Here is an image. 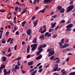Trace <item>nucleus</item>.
<instances>
[{"label": "nucleus", "instance_id": "obj_4", "mask_svg": "<svg viewBox=\"0 0 75 75\" xmlns=\"http://www.w3.org/2000/svg\"><path fill=\"white\" fill-rule=\"evenodd\" d=\"M42 27H41L39 29V32H40L41 31V34H44V33L46 32L47 31V29H46V28H45L44 29L43 31H42Z\"/></svg>", "mask_w": 75, "mask_h": 75}, {"label": "nucleus", "instance_id": "obj_62", "mask_svg": "<svg viewBox=\"0 0 75 75\" xmlns=\"http://www.w3.org/2000/svg\"><path fill=\"white\" fill-rule=\"evenodd\" d=\"M3 71H4V73H5L6 72V71H7V70L6 69H4Z\"/></svg>", "mask_w": 75, "mask_h": 75}, {"label": "nucleus", "instance_id": "obj_21", "mask_svg": "<svg viewBox=\"0 0 75 75\" xmlns=\"http://www.w3.org/2000/svg\"><path fill=\"white\" fill-rule=\"evenodd\" d=\"M30 47V45H28L27 48V52H28V53H29Z\"/></svg>", "mask_w": 75, "mask_h": 75}, {"label": "nucleus", "instance_id": "obj_46", "mask_svg": "<svg viewBox=\"0 0 75 75\" xmlns=\"http://www.w3.org/2000/svg\"><path fill=\"white\" fill-rule=\"evenodd\" d=\"M26 23V21H24L22 22V24H23L24 25V24H25Z\"/></svg>", "mask_w": 75, "mask_h": 75}, {"label": "nucleus", "instance_id": "obj_53", "mask_svg": "<svg viewBox=\"0 0 75 75\" xmlns=\"http://www.w3.org/2000/svg\"><path fill=\"white\" fill-rule=\"evenodd\" d=\"M11 50L10 49V48H9L8 50V52H11Z\"/></svg>", "mask_w": 75, "mask_h": 75}, {"label": "nucleus", "instance_id": "obj_37", "mask_svg": "<svg viewBox=\"0 0 75 75\" xmlns=\"http://www.w3.org/2000/svg\"><path fill=\"white\" fill-rule=\"evenodd\" d=\"M16 29H17L16 27H15L14 30H12L13 33H14L15 31L16 30Z\"/></svg>", "mask_w": 75, "mask_h": 75}, {"label": "nucleus", "instance_id": "obj_36", "mask_svg": "<svg viewBox=\"0 0 75 75\" xmlns=\"http://www.w3.org/2000/svg\"><path fill=\"white\" fill-rule=\"evenodd\" d=\"M62 8L59 6H58L57 7V8L58 9V10H61V9Z\"/></svg>", "mask_w": 75, "mask_h": 75}, {"label": "nucleus", "instance_id": "obj_12", "mask_svg": "<svg viewBox=\"0 0 75 75\" xmlns=\"http://www.w3.org/2000/svg\"><path fill=\"white\" fill-rule=\"evenodd\" d=\"M41 58H42V55H40L37 57L35 58V59H36V60H38V59H41Z\"/></svg>", "mask_w": 75, "mask_h": 75}, {"label": "nucleus", "instance_id": "obj_25", "mask_svg": "<svg viewBox=\"0 0 75 75\" xmlns=\"http://www.w3.org/2000/svg\"><path fill=\"white\" fill-rule=\"evenodd\" d=\"M48 35H49V33L48 32H46L45 34V35L46 37H47V36H48Z\"/></svg>", "mask_w": 75, "mask_h": 75}, {"label": "nucleus", "instance_id": "obj_22", "mask_svg": "<svg viewBox=\"0 0 75 75\" xmlns=\"http://www.w3.org/2000/svg\"><path fill=\"white\" fill-rule=\"evenodd\" d=\"M44 38V35H41L39 37V38L41 40H43Z\"/></svg>", "mask_w": 75, "mask_h": 75}, {"label": "nucleus", "instance_id": "obj_24", "mask_svg": "<svg viewBox=\"0 0 75 75\" xmlns=\"http://www.w3.org/2000/svg\"><path fill=\"white\" fill-rule=\"evenodd\" d=\"M65 23V21L64 20H62L60 22V23Z\"/></svg>", "mask_w": 75, "mask_h": 75}, {"label": "nucleus", "instance_id": "obj_35", "mask_svg": "<svg viewBox=\"0 0 75 75\" xmlns=\"http://www.w3.org/2000/svg\"><path fill=\"white\" fill-rule=\"evenodd\" d=\"M0 11L1 13H4V12H5V11L4 9H0Z\"/></svg>", "mask_w": 75, "mask_h": 75}, {"label": "nucleus", "instance_id": "obj_8", "mask_svg": "<svg viewBox=\"0 0 75 75\" xmlns=\"http://www.w3.org/2000/svg\"><path fill=\"white\" fill-rule=\"evenodd\" d=\"M37 44H33V47L32 48V50L33 51H34L35 50V48H37Z\"/></svg>", "mask_w": 75, "mask_h": 75}, {"label": "nucleus", "instance_id": "obj_63", "mask_svg": "<svg viewBox=\"0 0 75 75\" xmlns=\"http://www.w3.org/2000/svg\"><path fill=\"white\" fill-rule=\"evenodd\" d=\"M54 13V11L52 12L51 13L50 15H53Z\"/></svg>", "mask_w": 75, "mask_h": 75}, {"label": "nucleus", "instance_id": "obj_59", "mask_svg": "<svg viewBox=\"0 0 75 75\" xmlns=\"http://www.w3.org/2000/svg\"><path fill=\"white\" fill-rule=\"evenodd\" d=\"M16 4H17L18 5H19V6H20V3L18 2L17 1L16 2Z\"/></svg>", "mask_w": 75, "mask_h": 75}, {"label": "nucleus", "instance_id": "obj_18", "mask_svg": "<svg viewBox=\"0 0 75 75\" xmlns=\"http://www.w3.org/2000/svg\"><path fill=\"white\" fill-rule=\"evenodd\" d=\"M65 11V9L64 8H62L60 10V13H63Z\"/></svg>", "mask_w": 75, "mask_h": 75}, {"label": "nucleus", "instance_id": "obj_15", "mask_svg": "<svg viewBox=\"0 0 75 75\" xmlns=\"http://www.w3.org/2000/svg\"><path fill=\"white\" fill-rule=\"evenodd\" d=\"M37 38H35L33 40V43H37Z\"/></svg>", "mask_w": 75, "mask_h": 75}, {"label": "nucleus", "instance_id": "obj_49", "mask_svg": "<svg viewBox=\"0 0 75 75\" xmlns=\"http://www.w3.org/2000/svg\"><path fill=\"white\" fill-rule=\"evenodd\" d=\"M26 71L24 70H22V72L23 74H25L26 72Z\"/></svg>", "mask_w": 75, "mask_h": 75}, {"label": "nucleus", "instance_id": "obj_54", "mask_svg": "<svg viewBox=\"0 0 75 75\" xmlns=\"http://www.w3.org/2000/svg\"><path fill=\"white\" fill-rule=\"evenodd\" d=\"M71 29L70 28H69L68 29H66V31H71Z\"/></svg>", "mask_w": 75, "mask_h": 75}, {"label": "nucleus", "instance_id": "obj_17", "mask_svg": "<svg viewBox=\"0 0 75 75\" xmlns=\"http://www.w3.org/2000/svg\"><path fill=\"white\" fill-rule=\"evenodd\" d=\"M38 21V20H36L35 21L33 22V24L34 27H35V26H36V25H37V24Z\"/></svg>", "mask_w": 75, "mask_h": 75}, {"label": "nucleus", "instance_id": "obj_50", "mask_svg": "<svg viewBox=\"0 0 75 75\" xmlns=\"http://www.w3.org/2000/svg\"><path fill=\"white\" fill-rule=\"evenodd\" d=\"M37 2V0H34L33 2L34 4H35Z\"/></svg>", "mask_w": 75, "mask_h": 75}, {"label": "nucleus", "instance_id": "obj_42", "mask_svg": "<svg viewBox=\"0 0 75 75\" xmlns=\"http://www.w3.org/2000/svg\"><path fill=\"white\" fill-rule=\"evenodd\" d=\"M60 61H61V59H58V60L57 61V62H56V63H57V64H58V63H59V62H60Z\"/></svg>", "mask_w": 75, "mask_h": 75}, {"label": "nucleus", "instance_id": "obj_11", "mask_svg": "<svg viewBox=\"0 0 75 75\" xmlns=\"http://www.w3.org/2000/svg\"><path fill=\"white\" fill-rule=\"evenodd\" d=\"M70 51L69 48H66L63 49L62 50V52H66V51Z\"/></svg>", "mask_w": 75, "mask_h": 75}, {"label": "nucleus", "instance_id": "obj_39", "mask_svg": "<svg viewBox=\"0 0 75 75\" xmlns=\"http://www.w3.org/2000/svg\"><path fill=\"white\" fill-rule=\"evenodd\" d=\"M1 67H2V68L3 69H4L5 68V65L4 64H2Z\"/></svg>", "mask_w": 75, "mask_h": 75}, {"label": "nucleus", "instance_id": "obj_44", "mask_svg": "<svg viewBox=\"0 0 75 75\" xmlns=\"http://www.w3.org/2000/svg\"><path fill=\"white\" fill-rule=\"evenodd\" d=\"M56 17H57V15H55L54 16H52V17H53L54 18H56Z\"/></svg>", "mask_w": 75, "mask_h": 75}, {"label": "nucleus", "instance_id": "obj_41", "mask_svg": "<svg viewBox=\"0 0 75 75\" xmlns=\"http://www.w3.org/2000/svg\"><path fill=\"white\" fill-rule=\"evenodd\" d=\"M18 6L16 7H15V11H17V10H18Z\"/></svg>", "mask_w": 75, "mask_h": 75}, {"label": "nucleus", "instance_id": "obj_3", "mask_svg": "<svg viewBox=\"0 0 75 75\" xmlns=\"http://www.w3.org/2000/svg\"><path fill=\"white\" fill-rule=\"evenodd\" d=\"M74 8V5H71L69 6L67 8V12H69L71 11Z\"/></svg>", "mask_w": 75, "mask_h": 75}, {"label": "nucleus", "instance_id": "obj_38", "mask_svg": "<svg viewBox=\"0 0 75 75\" xmlns=\"http://www.w3.org/2000/svg\"><path fill=\"white\" fill-rule=\"evenodd\" d=\"M42 71V69L41 68L39 69V70L38 71V72H41Z\"/></svg>", "mask_w": 75, "mask_h": 75}, {"label": "nucleus", "instance_id": "obj_28", "mask_svg": "<svg viewBox=\"0 0 75 75\" xmlns=\"http://www.w3.org/2000/svg\"><path fill=\"white\" fill-rule=\"evenodd\" d=\"M57 69H58V67H56L53 69V71L55 72V71H57Z\"/></svg>", "mask_w": 75, "mask_h": 75}, {"label": "nucleus", "instance_id": "obj_55", "mask_svg": "<svg viewBox=\"0 0 75 75\" xmlns=\"http://www.w3.org/2000/svg\"><path fill=\"white\" fill-rule=\"evenodd\" d=\"M9 34V32H7L6 33V35H8Z\"/></svg>", "mask_w": 75, "mask_h": 75}, {"label": "nucleus", "instance_id": "obj_47", "mask_svg": "<svg viewBox=\"0 0 75 75\" xmlns=\"http://www.w3.org/2000/svg\"><path fill=\"white\" fill-rule=\"evenodd\" d=\"M41 63H38V64L36 66V67H39V66L40 65H41Z\"/></svg>", "mask_w": 75, "mask_h": 75}, {"label": "nucleus", "instance_id": "obj_29", "mask_svg": "<svg viewBox=\"0 0 75 75\" xmlns=\"http://www.w3.org/2000/svg\"><path fill=\"white\" fill-rule=\"evenodd\" d=\"M16 60H18V61H19L21 59V57H18V58H16L15 59Z\"/></svg>", "mask_w": 75, "mask_h": 75}, {"label": "nucleus", "instance_id": "obj_14", "mask_svg": "<svg viewBox=\"0 0 75 75\" xmlns=\"http://www.w3.org/2000/svg\"><path fill=\"white\" fill-rule=\"evenodd\" d=\"M2 61H3V62H5V61H6V59H7V58H6V57H2Z\"/></svg>", "mask_w": 75, "mask_h": 75}, {"label": "nucleus", "instance_id": "obj_16", "mask_svg": "<svg viewBox=\"0 0 75 75\" xmlns=\"http://www.w3.org/2000/svg\"><path fill=\"white\" fill-rule=\"evenodd\" d=\"M59 44L60 46V49H61V50L62 49V46H63V45H62V44L61 42H59Z\"/></svg>", "mask_w": 75, "mask_h": 75}, {"label": "nucleus", "instance_id": "obj_58", "mask_svg": "<svg viewBox=\"0 0 75 75\" xmlns=\"http://www.w3.org/2000/svg\"><path fill=\"white\" fill-rule=\"evenodd\" d=\"M7 72V74H10L11 72L10 70H9L8 72Z\"/></svg>", "mask_w": 75, "mask_h": 75}, {"label": "nucleus", "instance_id": "obj_7", "mask_svg": "<svg viewBox=\"0 0 75 75\" xmlns=\"http://www.w3.org/2000/svg\"><path fill=\"white\" fill-rule=\"evenodd\" d=\"M27 33L28 35H30L31 34V33L32 32L31 29H28L27 31Z\"/></svg>", "mask_w": 75, "mask_h": 75}, {"label": "nucleus", "instance_id": "obj_5", "mask_svg": "<svg viewBox=\"0 0 75 75\" xmlns=\"http://www.w3.org/2000/svg\"><path fill=\"white\" fill-rule=\"evenodd\" d=\"M69 45V44L68 43H66L64 44L63 45L62 48H62H67V47H68Z\"/></svg>", "mask_w": 75, "mask_h": 75}, {"label": "nucleus", "instance_id": "obj_40", "mask_svg": "<svg viewBox=\"0 0 75 75\" xmlns=\"http://www.w3.org/2000/svg\"><path fill=\"white\" fill-rule=\"evenodd\" d=\"M31 57V55L30 54H28L27 56V58H30Z\"/></svg>", "mask_w": 75, "mask_h": 75}, {"label": "nucleus", "instance_id": "obj_23", "mask_svg": "<svg viewBox=\"0 0 75 75\" xmlns=\"http://www.w3.org/2000/svg\"><path fill=\"white\" fill-rule=\"evenodd\" d=\"M61 72H62V74H65V73H66V71H65V69H62L61 71Z\"/></svg>", "mask_w": 75, "mask_h": 75}, {"label": "nucleus", "instance_id": "obj_61", "mask_svg": "<svg viewBox=\"0 0 75 75\" xmlns=\"http://www.w3.org/2000/svg\"><path fill=\"white\" fill-rule=\"evenodd\" d=\"M45 7L46 8H48L49 7V6L47 5L45 6Z\"/></svg>", "mask_w": 75, "mask_h": 75}, {"label": "nucleus", "instance_id": "obj_10", "mask_svg": "<svg viewBox=\"0 0 75 75\" xmlns=\"http://www.w3.org/2000/svg\"><path fill=\"white\" fill-rule=\"evenodd\" d=\"M52 0H45L44 1V3L45 4H48V3H50Z\"/></svg>", "mask_w": 75, "mask_h": 75}, {"label": "nucleus", "instance_id": "obj_6", "mask_svg": "<svg viewBox=\"0 0 75 75\" xmlns=\"http://www.w3.org/2000/svg\"><path fill=\"white\" fill-rule=\"evenodd\" d=\"M73 24H70L66 26V28H72V27H73Z\"/></svg>", "mask_w": 75, "mask_h": 75}, {"label": "nucleus", "instance_id": "obj_20", "mask_svg": "<svg viewBox=\"0 0 75 75\" xmlns=\"http://www.w3.org/2000/svg\"><path fill=\"white\" fill-rule=\"evenodd\" d=\"M26 12H27V10H26V9H25L23 10L22 13H21V14H24V13H25Z\"/></svg>", "mask_w": 75, "mask_h": 75}, {"label": "nucleus", "instance_id": "obj_26", "mask_svg": "<svg viewBox=\"0 0 75 75\" xmlns=\"http://www.w3.org/2000/svg\"><path fill=\"white\" fill-rule=\"evenodd\" d=\"M75 75V72H71L69 74V75Z\"/></svg>", "mask_w": 75, "mask_h": 75}, {"label": "nucleus", "instance_id": "obj_52", "mask_svg": "<svg viewBox=\"0 0 75 75\" xmlns=\"http://www.w3.org/2000/svg\"><path fill=\"white\" fill-rule=\"evenodd\" d=\"M74 2V1H71L70 2V5H72V4H73V2Z\"/></svg>", "mask_w": 75, "mask_h": 75}, {"label": "nucleus", "instance_id": "obj_43", "mask_svg": "<svg viewBox=\"0 0 75 75\" xmlns=\"http://www.w3.org/2000/svg\"><path fill=\"white\" fill-rule=\"evenodd\" d=\"M64 39L63 38L61 40V41L62 42V43H64Z\"/></svg>", "mask_w": 75, "mask_h": 75}, {"label": "nucleus", "instance_id": "obj_13", "mask_svg": "<svg viewBox=\"0 0 75 75\" xmlns=\"http://www.w3.org/2000/svg\"><path fill=\"white\" fill-rule=\"evenodd\" d=\"M56 23H54L53 24L51 23V25H52V26H51V28H55V25H56Z\"/></svg>", "mask_w": 75, "mask_h": 75}, {"label": "nucleus", "instance_id": "obj_27", "mask_svg": "<svg viewBox=\"0 0 75 75\" xmlns=\"http://www.w3.org/2000/svg\"><path fill=\"white\" fill-rule=\"evenodd\" d=\"M36 18V16H33L32 18V20H34L35 19V18Z\"/></svg>", "mask_w": 75, "mask_h": 75}, {"label": "nucleus", "instance_id": "obj_57", "mask_svg": "<svg viewBox=\"0 0 75 75\" xmlns=\"http://www.w3.org/2000/svg\"><path fill=\"white\" fill-rule=\"evenodd\" d=\"M17 45H16V46L14 47L15 50H17Z\"/></svg>", "mask_w": 75, "mask_h": 75}, {"label": "nucleus", "instance_id": "obj_34", "mask_svg": "<svg viewBox=\"0 0 75 75\" xmlns=\"http://www.w3.org/2000/svg\"><path fill=\"white\" fill-rule=\"evenodd\" d=\"M11 38H9L7 42H9L11 41Z\"/></svg>", "mask_w": 75, "mask_h": 75}, {"label": "nucleus", "instance_id": "obj_32", "mask_svg": "<svg viewBox=\"0 0 75 75\" xmlns=\"http://www.w3.org/2000/svg\"><path fill=\"white\" fill-rule=\"evenodd\" d=\"M50 59L51 60H52V59H54V56H52L50 58Z\"/></svg>", "mask_w": 75, "mask_h": 75}, {"label": "nucleus", "instance_id": "obj_56", "mask_svg": "<svg viewBox=\"0 0 75 75\" xmlns=\"http://www.w3.org/2000/svg\"><path fill=\"white\" fill-rule=\"evenodd\" d=\"M33 71H34V68H33L30 70V72H33Z\"/></svg>", "mask_w": 75, "mask_h": 75}, {"label": "nucleus", "instance_id": "obj_19", "mask_svg": "<svg viewBox=\"0 0 75 75\" xmlns=\"http://www.w3.org/2000/svg\"><path fill=\"white\" fill-rule=\"evenodd\" d=\"M33 64V62L31 61L30 62H28V65L29 66H30V65H32Z\"/></svg>", "mask_w": 75, "mask_h": 75}, {"label": "nucleus", "instance_id": "obj_1", "mask_svg": "<svg viewBox=\"0 0 75 75\" xmlns=\"http://www.w3.org/2000/svg\"><path fill=\"white\" fill-rule=\"evenodd\" d=\"M47 52H49V54L47 55L48 57H51L54 54V50L53 49H49L47 50Z\"/></svg>", "mask_w": 75, "mask_h": 75}, {"label": "nucleus", "instance_id": "obj_51", "mask_svg": "<svg viewBox=\"0 0 75 75\" xmlns=\"http://www.w3.org/2000/svg\"><path fill=\"white\" fill-rule=\"evenodd\" d=\"M69 39H67L65 41V42L67 43L68 42H69Z\"/></svg>", "mask_w": 75, "mask_h": 75}, {"label": "nucleus", "instance_id": "obj_2", "mask_svg": "<svg viewBox=\"0 0 75 75\" xmlns=\"http://www.w3.org/2000/svg\"><path fill=\"white\" fill-rule=\"evenodd\" d=\"M42 45H41L39 47L38 50L39 51L37 52L36 53L37 55H39V54H40V52L42 51L43 49H42Z\"/></svg>", "mask_w": 75, "mask_h": 75}, {"label": "nucleus", "instance_id": "obj_45", "mask_svg": "<svg viewBox=\"0 0 75 75\" xmlns=\"http://www.w3.org/2000/svg\"><path fill=\"white\" fill-rule=\"evenodd\" d=\"M56 37H57V35H56L53 36V38H55Z\"/></svg>", "mask_w": 75, "mask_h": 75}, {"label": "nucleus", "instance_id": "obj_30", "mask_svg": "<svg viewBox=\"0 0 75 75\" xmlns=\"http://www.w3.org/2000/svg\"><path fill=\"white\" fill-rule=\"evenodd\" d=\"M6 41H5V39H4L2 41V43H3V44H5V43H6Z\"/></svg>", "mask_w": 75, "mask_h": 75}, {"label": "nucleus", "instance_id": "obj_31", "mask_svg": "<svg viewBox=\"0 0 75 75\" xmlns=\"http://www.w3.org/2000/svg\"><path fill=\"white\" fill-rule=\"evenodd\" d=\"M45 8H44L42 10H40V12L41 13H44V11H45Z\"/></svg>", "mask_w": 75, "mask_h": 75}, {"label": "nucleus", "instance_id": "obj_9", "mask_svg": "<svg viewBox=\"0 0 75 75\" xmlns=\"http://www.w3.org/2000/svg\"><path fill=\"white\" fill-rule=\"evenodd\" d=\"M19 69V67H18V66H17V65H16L14 69V71L16 73V72H17L16 70H17V69Z\"/></svg>", "mask_w": 75, "mask_h": 75}, {"label": "nucleus", "instance_id": "obj_60", "mask_svg": "<svg viewBox=\"0 0 75 75\" xmlns=\"http://www.w3.org/2000/svg\"><path fill=\"white\" fill-rule=\"evenodd\" d=\"M59 59V57H57L54 59V61H55L56 60H57V59Z\"/></svg>", "mask_w": 75, "mask_h": 75}, {"label": "nucleus", "instance_id": "obj_48", "mask_svg": "<svg viewBox=\"0 0 75 75\" xmlns=\"http://www.w3.org/2000/svg\"><path fill=\"white\" fill-rule=\"evenodd\" d=\"M53 30H54L53 29H50L49 30V33H51V31H52Z\"/></svg>", "mask_w": 75, "mask_h": 75}, {"label": "nucleus", "instance_id": "obj_33", "mask_svg": "<svg viewBox=\"0 0 75 75\" xmlns=\"http://www.w3.org/2000/svg\"><path fill=\"white\" fill-rule=\"evenodd\" d=\"M42 48H45V47H47V45H45V44H43L42 45Z\"/></svg>", "mask_w": 75, "mask_h": 75}, {"label": "nucleus", "instance_id": "obj_64", "mask_svg": "<svg viewBox=\"0 0 75 75\" xmlns=\"http://www.w3.org/2000/svg\"><path fill=\"white\" fill-rule=\"evenodd\" d=\"M58 28H59V26H57L56 28H55V30H57Z\"/></svg>", "mask_w": 75, "mask_h": 75}]
</instances>
